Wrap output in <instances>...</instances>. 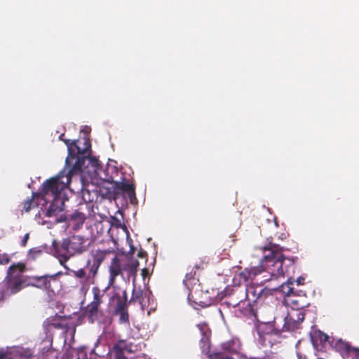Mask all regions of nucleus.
I'll return each mask as SVG.
<instances>
[{"instance_id": "nucleus-13", "label": "nucleus", "mask_w": 359, "mask_h": 359, "mask_svg": "<svg viewBox=\"0 0 359 359\" xmlns=\"http://www.w3.org/2000/svg\"><path fill=\"white\" fill-rule=\"evenodd\" d=\"M100 305L90 304L86 306V314L90 323H104V315L103 311L100 309Z\"/></svg>"}, {"instance_id": "nucleus-11", "label": "nucleus", "mask_w": 359, "mask_h": 359, "mask_svg": "<svg viewBox=\"0 0 359 359\" xmlns=\"http://www.w3.org/2000/svg\"><path fill=\"white\" fill-rule=\"evenodd\" d=\"M114 314L119 316V323L121 324L129 323V315L128 312L127 293L123 292V297L117 298L116 304L114 309Z\"/></svg>"}, {"instance_id": "nucleus-8", "label": "nucleus", "mask_w": 359, "mask_h": 359, "mask_svg": "<svg viewBox=\"0 0 359 359\" xmlns=\"http://www.w3.org/2000/svg\"><path fill=\"white\" fill-rule=\"evenodd\" d=\"M61 272H58L53 275H45L41 276H32L31 277L32 283L31 285L37 288L45 290L48 292H54L52 286V283L55 285H57L59 280L57 276L61 275Z\"/></svg>"}, {"instance_id": "nucleus-7", "label": "nucleus", "mask_w": 359, "mask_h": 359, "mask_svg": "<svg viewBox=\"0 0 359 359\" xmlns=\"http://www.w3.org/2000/svg\"><path fill=\"white\" fill-rule=\"evenodd\" d=\"M225 296L227 297L226 304L229 306H240L241 304L242 305H245V301H247L244 287H243L241 285H233L232 288L227 289Z\"/></svg>"}, {"instance_id": "nucleus-38", "label": "nucleus", "mask_w": 359, "mask_h": 359, "mask_svg": "<svg viewBox=\"0 0 359 359\" xmlns=\"http://www.w3.org/2000/svg\"><path fill=\"white\" fill-rule=\"evenodd\" d=\"M10 262V257L7 254L0 255V264H6Z\"/></svg>"}, {"instance_id": "nucleus-15", "label": "nucleus", "mask_w": 359, "mask_h": 359, "mask_svg": "<svg viewBox=\"0 0 359 359\" xmlns=\"http://www.w3.org/2000/svg\"><path fill=\"white\" fill-rule=\"evenodd\" d=\"M67 243L70 246L72 251L74 255L75 253L81 254L83 252L86 250V246L85 245V240L83 237L79 235H74L71 237V238H67Z\"/></svg>"}, {"instance_id": "nucleus-20", "label": "nucleus", "mask_w": 359, "mask_h": 359, "mask_svg": "<svg viewBox=\"0 0 359 359\" xmlns=\"http://www.w3.org/2000/svg\"><path fill=\"white\" fill-rule=\"evenodd\" d=\"M222 347L226 351L237 353L241 349V342L238 339L233 338L222 343Z\"/></svg>"}, {"instance_id": "nucleus-40", "label": "nucleus", "mask_w": 359, "mask_h": 359, "mask_svg": "<svg viewBox=\"0 0 359 359\" xmlns=\"http://www.w3.org/2000/svg\"><path fill=\"white\" fill-rule=\"evenodd\" d=\"M214 299L215 297H209V300L208 301H202V300H200L199 301V304H203V305H210L212 304V302L214 301Z\"/></svg>"}, {"instance_id": "nucleus-9", "label": "nucleus", "mask_w": 359, "mask_h": 359, "mask_svg": "<svg viewBox=\"0 0 359 359\" xmlns=\"http://www.w3.org/2000/svg\"><path fill=\"white\" fill-rule=\"evenodd\" d=\"M283 303L292 310H302L310 304L306 294L302 291L295 292L292 295L284 297Z\"/></svg>"}, {"instance_id": "nucleus-48", "label": "nucleus", "mask_w": 359, "mask_h": 359, "mask_svg": "<svg viewBox=\"0 0 359 359\" xmlns=\"http://www.w3.org/2000/svg\"><path fill=\"white\" fill-rule=\"evenodd\" d=\"M267 357H262V358H254L252 359H267Z\"/></svg>"}, {"instance_id": "nucleus-17", "label": "nucleus", "mask_w": 359, "mask_h": 359, "mask_svg": "<svg viewBox=\"0 0 359 359\" xmlns=\"http://www.w3.org/2000/svg\"><path fill=\"white\" fill-rule=\"evenodd\" d=\"M51 203L46 211V215L47 217H52L55 215L57 212H61L63 210L65 205L64 201L61 196L53 197L50 200Z\"/></svg>"}, {"instance_id": "nucleus-4", "label": "nucleus", "mask_w": 359, "mask_h": 359, "mask_svg": "<svg viewBox=\"0 0 359 359\" xmlns=\"http://www.w3.org/2000/svg\"><path fill=\"white\" fill-rule=\"evenodd\" d=\"M121 173L122 176L119 180L111 182V191H108V197L113 200H116L121 197L128 198L132 204L135 203L137 198L135 183L124 177L123 172H121Z\"/></svg>"}, {"instance_id": "nucleus-41", "label": "nucleus", "mask_w": 359, "mask_h": 359, "mask_svg": "<svg viewBox=\"0 0 359 359\" xmlns=\"http://www.w3.org/2000/svg\"><path fill=\"white\" fill-rule=\"evenodd\" d=\"M137 256L140 257V258H142V259H146L147 257V253L146 251L143 250H140L138 253H137Z\"/></svg>"}, {"instance_id": "nucleus-37", "label": "nucleus", "mask_w": 359, "mask_h": 359, "mask_svg": "<svg viewBox=\"0 0 359 359\" xmlns=\"http://www.w3.org/2000/svg\"><path fill=\"white\" fill-rule=\"evenodd\" d=\"M206 355L208 356V358L209 359H227L229 358V357H224L222 354H221L219 353H210L209 352V353L206 354Z\"/></svg>"}, {"instance_id": "nucleus-18", "label": "nucleus", "mask_w": 359, "mask_h": 359, "mask_svg": "<svg viewBox=\"0 0 359 359\" xmlns=\"http://www.w3.org/2000/svg\"><path fill=\"white\" fill-rule=\"evenodd\" d=\"M72 273H73L75 278L81 279V283L82 285L81 287V291L86 293L89 288L90 285L92 284L91 282H87V271L85 269H79V270H72Z\"/></svg>"}, {"instance_id": "nucleus-21", "label": "nucleus", "mask_w": 359, "mask_h": 359, "mask_svg": "<svg viewBox=\"0 0 359 359\" xmlns=\"http://www.w3.org/2000/svg\"><path fill=\"white\" fill-rule=\"evenodd\" d=\"M99 267L100 266L95 264L93 262H91L90 260L87 261L85 268L88 275L86 277L87 282H91L92 284L94 283L95 277L97 273Z\"/></svg>"}, {"instance_id": "nucleus-50", "label": "nucleus", "mask_w": 359, "mask_h": 359, "mask_svg": "<svg viewBox=\"0 0 359 359\" xmlns=\"http://www.w3.org/2000/svg\"><path fill=\"white\" fill-rule=\"evenodd\" d=\"M227 359H233V358H228Z\"/></svg>"}, {"instance_id": "nucleus-36", "label": "nucleus", "mask_w": 359, "mask_h": 359, "mask_svg": "<svg viewBox=\"0 0 359 359\" xmlns=\"http://www.w3.org/2000/svg\"><path fill=\"white\" fill-rule=\"evenodd\" d=\"M112 351L114 354V359H134L128 358L125 355V352L121 351L118 348H115L114 346H113Z\"/></svg>"}, {"instance_id": "nucleus-39", "label": "nucleus", "mask_w": 359, "mask_h": 359, "mask_svg": "<svg viewBox=\"0 0 359 359\" xmlns=\"http://www.w3.org/2000/svg\"><path fill=\"white\" fill-rule=\"evenodd\" d=\"M29 234L26 233L21 241V246H22V247L26 246L27 241L29 240Z\"/></svg>"}, {"instance_id": "nucleus-19", "label": "nucleus", "mask_w": 359, "mask_h": 359, "mask_svg": "<svg viewBox=\"0 0 359 359\" xmlns=\"http://www.w3.org/2000/svg\"><path fill=\"white\" fill-rule=\"evenodd\" d=\"M114 346L123 352L129 353H135L137 350V346L133 343L124 339L118 340Z\"/></svg>"}, {"instance_id": "nucleus-2", "label": "nucleus", "mask_w": 359, "mask_h": 359, "mask_svg": "<svg viewBox=\"0 0 359 359\" xmlns=\"http://www.w3.org/2000/svg\"><path fill=\"white\" fill-rule=\"evenodd\" d=\"M64 136L65 134H61L59 137V140L64 142L67 147L68 156L66 158V163L70 164L73 160H75L71 172H81L86 159L90 155L91 144L90 140L88 138H84V147L81 149L78 145V140L71 141L68 139H64Z\"/></svg>"}, {"instance_id": "nucleus-22", "label": "nucleus", "mask_w": 359, "mask_h": 359, "mask_svg": "<svg viewBox=\"0 0 359 359\" xmlns=\"http://www.w3.org/2000/svg\"><path fill=\"white\" fill-rule=\"evenodd\" d=\"M67 219L74 222L75 224L74 229H77L83 225L86 217L84 213L79 212V210H75L72 214L68 215Z\"/></svg>"}, {"instance_id": "nucleus-3", "label": "nucleus", "mask_w": 359, "mask_h": 359, "mask_svg": "<svg viewBox=\"0 0 359 359\" xmlns=\"http://www.w3.org/2000/svg\"><path fill=\"white\" fill-rule=\"evenodd\" d=\"M15 267H18L21 271L26 270V265L22 262L13 264L8 267L6 278L0 283V299L2 300L22 289L24 280L15 274L13 269Z\"/></svg>"}, {"instance_id": "nucleus-33", "label": "nucleus", "mask_w": 359, "mask_h": 359, "mask_svg": "<svg viewBox=\"0 0 359 359\" xmlns=\"http://www.w3.org/2000/svg\"><path fill=\"white\" fill-rule=\"evenodd\" d=\"M196 272L194 273L192 271L187 273L185 276V278L183 282L187 285V287H189V285L192 283H195V282H198V279L195 278Z\"/></svg>"}, {"instance_id": "nucleus-51", "label": "nucleus", "mask_w": 359, "mask_h": 359, "mask_svg": "<svg viewBox=\"0 0 359 359\" xmlns=\"http://www.w3.org/2000/svg\"><path fill=\"white\" fill-rule=\"evenodd\" d=\"M267 359H270V358H268Z\"/></svg>"}, {"instance_id": "nucleus-42", "label": "nucleus", "mask_w": 359, "mask_h": 359, "mask_svg": "<svg viewBox=\"0 0 359 359\" xmlns=\"http://www.w3.org/2000/svg\"><path fill=\"white\" fill-rule=\"evenodd\" d=\"M14 271V273L15 275H18L19 276L20 278H22V274L24 271H20V269H18V267H15V269H13Z\"/></svg>"}, {"instance_id": "nucleus-49", "label": "nucleus", "mask_w": 359, "mask_h": 359, "mask_svg": "<svg viewBox=\"0 0 359 359\" xmlns=\"http://www.w3.org/2000/svg\"><path fill=\"white\" fill-rule=\"evenodd\" d=\"M266 337H267V334L265 335V336H263V339H264V341H265Z\"/></svg>"}, {"instance_id": "nucleus-10", "label": "nucleus", "mask_w": 359, "mask_h": 359, "mask_svg": "<svg viewBox=\"0 0 359 359\" xmlns=\"http://www.w3.org/2000/svg\"><path fill=\"white\" fill-rule=\"evenodd\" d=\"M53 245L54 248V255L58 259L60 264L65 269H68L65 263L74 255V253L67 243V239H63L60 244L53 241Z\"/></svg>"}, {"instance_id": "nucleus-46", "label": "nucleus", "mask_w": 359, "mask_h": 359, "mask_svg": "<svg viewBox=\"0 0 359 359\" xmlns=\"http://www.w3.org/2000/svg\"><path fill=\"white\" fill-rule=\"evenodd\" d=\"M82 191H83V200H84L85 201H90L91 200H90V198H88V199H86V198H85V194H84V191H85L84 189H82Z\"/></svg>"}, {"instance_id": "nucleus-43", "label": "nucleus", "mask_w": 359, "mask_h": 359, "mask_svg": "<svg viewBox=\"0 0 359 359\" xmlns=\"http://www.w3.org/2000/svg\"><path fill=\"white\" fill-rule=\"evenodd\" d=\"M33 355L32 354L21 355L18 359H32Z\"/></svg>"}, {"instance_id": "nucleus-1", "label": "nucleus", "mask_w": 359, "mask_h": 359, "mask_svg": "<svg viewBox=\"0 0 359 359\" xmlns=\"http://www.w3.org/2000/svg\"><path fill=\"white\" fill-rule=\"evenodd\" d=\"M262 250L264 255L259 266L245 268L236 273L233 278L234 284H244L243 287L246 294L247 302L253 304L266 299L269 292L262 285L248 283L252 282L256 276L263 272L269 275V278L264 276L265 278L264 280H269L280 276H289L290 272H293L294 269V259L286 257L283 255V247L269 242L262 248Z\"/></svg>"}, {"instance_id": "nucleus-29", "label": "nucleus", "mask_w": 359, "mask_h": 359, "mask_svg": "<svg viewBox=\"0 0 359 359\" xmlns=\"http://www.w3.org/2000/svg\"><path fill=\"white\" fill-rule=\"evenodd\" d=\"M40 196L39 193H32V197L30 198H27L23 202L22 210L28 212L32 208L37 206V204L34 202V199L36 196Z\"/></svg>"}, {"instance_id": "nucleus-5", "label": "nucleus", "mask_w": 359, "mask_h": 359, "mask_svg": "<svg viewBox=\"0 0 359 359\" xmlns=\"http://www.w3.org/2000/svg\"><path fill=\"white\" fill-rule=\"evenodd\" d=\"M61 180V177L57 176L48 179L43 183L41 190L39 194L44 201L48 202L49 196L51 198L61 196V191L66 188L69 179H67L66 183Z\"/></svg>"}, {"instance_id": "nucleus-26", "label": "nucleus", "mask_w": 359, "mask_h": 359, "mask_svg": "<svg viewBox=\"0 0 359 359\" xmlns=\"http://www.w3.org/2000/svg\"><path fill=\"white\" fill-rule=\"evenodd\" d=\"M294 280L291 278H289L286 283H283L280 286V292L285 294L284 297H287L289 295H292L295 292L293 287H291L293 285Z\"/></svg>"}, {"instance_id": "nucleus-35", "label": "nucleus", "mask_w": 359, "mask_h": 359, "mask_svg": "<svg viewBox=\"0 0 359 359\" xmlns=\"http://www.w3.org/2000/svg\"><path fill=\"white\" fill-rule=\"evenodd\" d=\"M202 337H210L211 331L207 323H203L197 325Z\"/></svg>"}, {"instance_id": "nucleus-47", "label": "nucleus", "mask_w": 359, "mask_h": 359, "mask_svg": "<svg viewBox=\"0 0 359 359\" xmlns=\"http://www.w3.org/2000/svg\"><path fill=\"white\" fill-rule=\"evenodd\" d=\"M130 252L133 254L135 252V248L133 245L130 247Z\"/></svg>"}, {"instance_id": "nucleus-14", "label": "nucleus", "mask_w": 359, "mask_h": 359, "mask_svg": "<svg viewBox=\"0 0 359 359\" xmlns=\"http://www.w3.org/2000/svg\"><path fill=\"white\" fill-rule=\"evenodd\" d=\"M109 283L111 285L115 281L116 278L122 275L123 266L121 265V259L118 258V255H115L114 258L111 259V264L109 267Z\"/></svg>"}, {"instance_id": "nucleus-34", "label": "nucleus", "mask_w": 359, "mask_h": 359, "mask_svg": "<svg viewBox=\"0 0 359 359\" xmlns=\"http://www.w3.org/2000/svg\"><path fill=\"white\" fill-rule=\"evenodd\" d=\"M199 262L196 261L194 268L196 269H203L209 262V258L207 256H202L198 258Z\"/></svg>"}, {"instance_id": "nucleus-32", "label": "nucleus", "mask_w": 359, "mask_h": 359, "mask_svg": "<svg viewBox=\"0 0 359 359\" xmlns=\"http://www.w3.org/2000/svg\"><path fill=\"white\" fill-rule=\"evenodd\" d=\"M43 253V250L40 247H36L31 248L27 254V259L29 260L34 261L39 258Z\"/></svg>"}, {"instance_id": "nucleus-30", "label": "nucleus", "mask_w": 359, "mask_h": 359, "mask_svg": "<svg viewBox=\"0 0 359 359\" xmlns=\"http://www.w3.org/2000/svg\"><path fill=\"white\" fill-rule=\"evenodd\" d=\"M138 266L139 262L137 259H131L128 263L123 265V269L128 271L129 275H135Z\"/></svg>"}, {"instance_id": "nucleus-25", "label": "nucleus", "mask_w": 359, "mask_h": 359, "mask_svg": "<svg viewBox=\"0 0 359 359\" xmlns=\"http://www.w3.org/2000/svg\"><path fill=\"white\" fill-rule=\"evenodd\" d=\"M332 338V337L320 330L315 332L312 336L313 340L316 339L319 341L320 344L323 346H325L327 343L330 346Z\"/></svg>"}, {"instance_id": "nucleus-27", "label": "nucleus", "mask_w": 359, "mask_h": 359, "mask_svg": "<svg viewBox=\"0 0 359 359\" xmlns=\"http://www.w3.org/2000/svg\"><path fill=\"white\" fill-rule=\"evenodd\" d=\"M93 299L90 304L100 305L102 303V297L104 291L101 290L98 287H93L92 289Z\"/></svg>"}, {"instance_id": "nucleus-12", "label": "nucleus", "mask_w": 359, "mask_h": 359, "mask_svg": "<svg viewBox=\"0 0 359 359\" xmlns=\"http://www.w3.org/2000/svg\"><path fill=\"white\" fill-rule=\"evenodd\" d=\"M305 318V313L302 310H292L285 317V326L288 330H294L299 328L301 323Z\"/></svg>"}, {"instance_id": "nucleus-31", "label": "nucleus", "mask_w": 359, "mask_h": 359, "mask_svg": "<svg viewBox=\"0 0 359 359\" xmlns=\"http://www.w3.org/2000/svg\"><path fill=\"white\" fill-rule=\"evenodd\" d=\"M199 346L203 353L208 354L210 351V337H202Z\"/></svg>"}, {"instance_id": "nucleus-44", "label": "nucleus", "mask_w": 359, "mask_h": 359, "mask_svg": "<svg viewBox=\"0 0 359 359\" xmlns=\"http://www.w3.org/2000/svg\"><path fill=\"white\" fill-rule=\"evenodd\" d=\"M295 281L297 282V284L298 285H304V278L299 277L298 278H297V280Z\"/></svg>"}, {"instance_id": "nucleus-28", "label": "nucleus", "mask_w": 359, "mask_h": 359, "mask_svg": "<svg viewBox=\"0 0 359 359\" xmlns=\"http://www.w3.org/2000/svg\"><path fill=\"white\" fill-rule=\"evenodd\" d=\"M142 295H143V292L142 290L134 289L133 291V293H132V297H131V299L130 300V302H137L138 304L141 306L142 309L144 310V305L143 304Z\"/></svg>"}, {"instance_id": "nucleus-6", "label": "nucleus", "mask_w": 359, "mask_h": 359, "mask_svg": "<svg viewBox=\"0 0 359 359\" xmlns=\"http://www.w3.org/2000/svg\"><path fill=\"white\" fill-rule=\"evenodd\" d=\"M330 347L339 353L343 359H354L359 356V348L352 346L348 341L342 339L332 338Z\"/></svg>"}, {"instance_id": "nucleus-24", "label": "nucleus", "mask_w": 359, "mask_h": 359, "mask_svg": "<svg viewBox=\"0 0 359 359\" xmlns=\"http://www.w3.org/2000/svg\"><path fill=\"white\" fill-rule=\"evenodd\" d=\"M252 302H248L245 307L244 306V305H243L242 306H240L239 311L244 316H246L249 318L257 319V312L254 309V305H252Z\"/></svg>"}, {"instance_id": "nucleus-23", "label": "nucleus", "mask_w": 359, "mask_h": 359, "mask_svg": "<svg viewBox=\"0 0 359 359\" xmlns=\"http://www.w3.org/2000/svg\"><path fill=\"white\" fill-rule=\"evenodd\" d=\"M114 252V251L113 250H97L93 255V262L100 266L106 257Z\"/></svg>"}, {"instance_id": "nucleus-16", "label": "nucleus", "mask_w": 359, "mask_h": 359, "mask_svg": "<svg viewBox=\"0 0 359 359\" xmlns=\"http://www.w3.org/2000/svg\"><path fill=\"white\" fill-rule=\"evenodd\" d=\"M47 325L49 327L62 330L65 332L69 329L68 319L66 317L57 315L47 320Z\"/></svg>"}, {"instance_id": "nucleus-45", "label": "nucleus", "mask_w": 359, "mask_h": 359, "mask_svg": "<svg viewBox=\"0 0 359 359\" xmlns=\"http://www.w3.org/2000/svg\"><path fill=\"white\" fill-rule=\"evenodd\" d=\"M0 359H8V355L5 352L0 351Z\"/></svg>"}]
</instances>
